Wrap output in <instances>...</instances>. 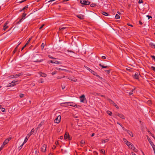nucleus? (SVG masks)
I'll return each mask as SVG.
<instances>
[{
    "label": "nucleus",
    "instance_id": "obj_1",
    "mask_svg": "<svg viewBox=\"0 0 155 155\" xmlns=\"http://www.w3.org/2000/svg\"><path fill=\"white\" fill-rule=\"evenodd\" d=\"M61 104H64V105H62V106L65 107H68V106H71L74 107H77V105L76 104L71 102L63 103H61Z\"/></svg>",
    "mask_w": 155,
    "mask_h": 155
},
{
    "label": "nucleus",
    "instance_id": "obj_2",
    "mask_svg": "<svg viewBox=\"0 0 155 155\" xmlns=\"http://www.w3.org/2000/svg\"><path fill=\"white\" fill-rule=\"evenodd\" d=\"M80 2L81 4L84 5H89L90 3L88 1L86 0H80Z\"/></svg>",
    "mask_w": 155,
    "mask_h": 155
},
{
    "label": "nucleus",
    "instance_id": "obj_3",
    "mask_svg": "<svg viewBox=\"0 0 155 155\" xmlns=\"http://www.w3.org/2000/svg\"><path fill=\"white\" fill-rule=\"evenodd\" d=\"M66 78L74 82H76L77 81V79L74 76H67L66 77Z\"/></svg>",
    "mask_w": 155,
    "mask_h": 155
},
{
    "label": "nucleus",
    "instance_id": "obj_4",
    "mask_svg": "<svg viewBox=\"0 0 155 155\" xmlns=\"http://www.w3.org/2000/svg\"><path fill=\"white\" fill-rule=\"evenodd\" d=\"M61 119V116L60 115L58 116L55 119L54 122L55 123L58 124L60 121Z\"/></svg>",
    "mask_w": 155,
    "mask_h": 155
},
{
    "label": "nucleus",
    "instance_id": "obj_5",
    "mask_svg": "<svg viewBox=\"0 0 155 155\" xmlns=\"http://www.w3.org/2000/svg\"><path fill=\"white\" fill-rule=\"evenodd\" d=\"M109 102L111 104H112L113 106H115L117 108L119 109V107L113 101L111 100L110 99H108Z\"/></svg>",
    "mask_w": 155,
    "mask_h": 155
},
{
    "label": "nucleus",
    "instance_id": "obj_6",
    "mask_svg": "<svg viewBox=\"0 0 155 155\" xmlns=\"http://www.w3.org/2000/svg\"><path fill=\"white\" fill-rule=\"evenodd\" d=\"M64 138L65 139H68L69 140L71 139V137L67 132L65 133L64 135Z\"/></svg>",
    "mask_w": 155,
    "mask_h": 155
},
{
    "label": "nucleus",
    "instance_id": "obj_7",
    "mask_svg": "<svg viewBox=\"0 0 155 155\" xmlns=\"http://www.w3.org/2000/svg\"><path fill=\"white\" fill-rule=\"evenodd\" d=\"M80 101L81 102L84 103L85 100V96L84 94L82 95L80 97Z\"/></svg>",
    "mask_w": 155,
    "mask_h": 155
},
{
    "label": "nucleus",
    "instance_id": "obj_8",
    "mask_svg": "<svg viewBox=\"0 0 155 155\" xmlns=\"http://www.w3.org/2000/svg\"><path fill=\"white\" fill-rule=\"evenodd\" d=\"M49 62L51 63H55L58 64H62V62H61L56 61H54L51 60Z\"/></svg>",
    "mask_w": 155,
    "mask_h": 155
},
{
    "label": "nucleus",
    "instance_id": "obj_9",
    "mask_svg": "<svg viewBox=\"0 0 155 155\" xmlns=\"http://www.w3.org/2000/svg\"><path fill=\"white\" fill-rule=\"evenodd\" d=\"M9 21H7L4 24V25L3 26V30H4V31H5L6 29L8 28V26H7V25Z\"/></svg>",
    "mask_w": 155,
    "mask_h": 155
},
{
    "label": "nucleus",
    "instance_id": "obj_10",
    "mask_svg": "<svg viewBox=\"0 0 155 155\" xmlns=\"http://www.w3.org/2000/svg\"><path fill=\"white\" fill-rule=\"evenodd\" d=\"M47 146L44 144L41 147V150L43 152H45L46 151Z\"/></svg>",
    "mask_w": 155,
    "mask_h": 155
},
{
    "label": "nucleus",
    "instance_id": "obj_11",
    "mask_svg": "<svg viewBox=\"0 0 155 155\" xmlns=\"http://www.w3.org/2000/svg\"><path fill=\"white\" fill-rule=\"evenodd\" d=\"M140 74L138 73H136L134 76V78L137 79H139Z\"/></svg>",
    "mask_w": 155,
    "mask_h": 155
},
{
    "label": "nucleus",
    "instance_id": "obj_12",
    "mask_svg": "<svg viewBox=\"0 0 155 155\" xmlns=\"http://www.w3.org/2000/svg\"><path fill=\"white\" fill-rule=\"evenodd\" d=\"M35 130L34 128H33L31 130V132L27 135V136L28 137V138H29V137L33 133Z\"/></svg>",
    "mask_w": 155,
    "mask_h": 155
},
{
    "label": "nucleus",
    "instance_id": "obj_13",
    "mask_svg": "<svg viewBox=\"0 0 155 155\" xmlns=\"http://www.w3.org/2000/svg\"><path fill=\"white\" fill-rule=\"evenodd\" d=\"M124 130L125 131H126L130 135V136L132 137H133V134L131 132L127 130H126L125 128L124 129Z\"/></svg>",
    "mask_w": 155,
    "mask_h": 155
},
{
    "label": "nucleus",
    "instance_id": "obj_14",
    "mask_svg": "<svg viewBox=\"0 0 155 155\" xmlns=\"http://www.w3.org/2000/svg\"><path fill=\"white\" fill-rule=\"evenodd\" d=\"M23 74V73H20L19 74H16L15 75L14 77L15 78H17Z\"/></svg>",
    "mask_w": 155,
    "mask_h": 155
},
{
    "label": "nucleus",
    "instance_id": "obj_15",
    "mask_svg": "<svg viewBox=\"0 0 155 155\" xmlns=\"http://www.w3.org/2000/svg\"><path fill=\"white\" fill-rule=\"evenodd\" d=\"M17 81H14V82L13 81H12L11 83L9 84V86L11 87V86H14L16 84H15V82H16Z\"/></svg>",
    "mask_w": 155,
    "mask_h": 155
},
{
    "label": "nucleus",
    "instance_id": "obj_16",
    "mask_svg": "<svg viewBox=\"0 0 155 155\" xmlns=\"http://www.w3.org/2000/svg\"><path fill=\"white\" fill-rule=\"evenodd\" d=\"M147 139L149 142L150 143L152 147H153V146L154 147L155 145L153 143V142L151 140H150L149 137H148V138H147Z\"/></svg>",
    "mask_w": 155,
    "mask_h": 155
},
{
    "label": "nucleus",
    "instance_id": "obj_17",
    "mask_svg": "<svg viewBox=\"0 0 155 155\" xmlns=\"http://www.w3.org/2000/svg\"><path fill=\"white\" fill-rule=\"evenodd\" d=\"M117 115L118 116L120 117L123 119H125L124 116V115L121 114H118Z\"/></svg>",
    "mask_w": 155,
    "mask_h": 155
},
{
    "label": "nucleus",
    "instance_id": "obj_18",
    "mask_svg": "<svg viewBox=\"0 0 155 155\" xmlns=\"http://www.w3.org/2000/svg\"><path fill=\"white\" fill-rule=\"evenodd\" d=\"M44 122V120L41 121V122L38 125V127H37V129L40 128L43 124Z\"/></svg>",
    "mask_w": 155,
    "mask_h": 155
},
{
    "label": "nucleus",
    "instance_id": "obj_19",
    "mask_svg": "<svg viewBox=\"0 0 155 155\" xmlns=\"http://www.w3.org/2000/svg\"><path fill=\"white\" fill-rule=\"evenodd\" d=\"M39 74L41 76L43 77H45L47 76L46 74L43 73L42 72H40Z\"/></svg>",
    "mask_w": 155,
    "mask_h": 155
},
{
    "label": "nucleus",
    "instance_id": "obj_20",
    "mask_svg": "<svg viewBox=\"0 0 155 155\" xmlns=\"http://www.w3.org/2000/svg\"><path fill=\"white\" fill-rule=\"evenodd\" d=\"M128 147L133 150H134V149H135V147H134V145L132 144L130 145Z\"/></svg>",
    "mask_w": 155,
    "mask_h": 155
},
{
    "label": "nucleus",
    "instance_id": "obj_21",
    "mask_svg": "<svg viewBox=\"0 0 155 155\" xmlns=\"http://www.w3.org/2000/svg\"><path fill=\"white\" fill-rule=\"evenodd\" d=\"M8 140H5L4 142L3 143V144H2L4 146L7 144L8 143Z\"/></svg>",
    "mask_w": 155,
    "mask_h": 155
},
{
    "label": "nucleus",
    "instance_id": "obj_22",
    "mask_svg": "<svg viewBox=\"0 0 155 155\" xmlns=\"http://www.w3.org/2000/svg\"><path fill=\"white\" fill-rule=\"evenodd\" d=\"M135 90V88H134L133 89H132V91H130V92H129V93L127 92V93H128L129 95L130 96V95H132L133 93V92H134V91Z\"/></svg>",
    "mask_w": 155,
    "mask_h": 155
},
{
    "label": "nucleus",
    "instance_id": "obj_23",
    "mask_svg": "<svg viewBox=\"0 0 155 155\" xmlns=\"http://www.w3.org/2000/svg\"><path fill=\"white\" fill-rule=\"evenodd\" d=\"M149 45L152 48H155V45L152 42L150 43Z\"/></svg>",
    "mask_w": 155,
    "mask_h": 155
},
{
    "label": "nucleus",
    "instance_id": "obj_24",
    "mask_svg": "<svg viewBox=\"0 0 155 155\" xmlns=\"http://www.w3.org/2000/svg\"><path fill=\"white\" fill-rule=\"evenodd\" d=\"M77 17L80 19H83L84 18V16L81 15H79L77 16Z\"/></svg>",
    "mask_w": 155,
    "mask_h": 155
},
{
    "label": "nucleus",
    "instance_id": "obj_25",
    "mask_svg": "<svg viewBox=\"0 0 155 155\" xmlns=\"http://www.w3.org/2000/svg\"><path fill=\"white\" fill-rule=\"evenodd\" d=\"M99 66H101L102 68H105L108 67L107 66H104L102 65L101 63L99 64Z\"/></svg>",
    "mask_w": 155,
    "mask_h": 155
},
{
    "label": "nucleus",
    "instance_id": "obj_26",
    "mask_svg": "<svg viewBox=\"0 0 155 155\" xmlns=\"http://www.w3.org/2000/svg\"><path fill=\"white\" fill-rule=\"evenodd\" d=\"M26 15V14L24 12L22 15V18H21L20 19H24L25 18V17Z\"/></svg>",
    "mask_w": 155,
    "mask_h": 155
},
{
    "label": "nucleus",
    "instance_id": "obj_27",
    "mask_svg": "<svg viewBox=\"0 0 155 155\" xmlns=\"http://www.w3.org/2000/svg\"><path fill=\"white\" fill-rule=\"evenodd\" d=\"M109 140L108 139H105V140H102V143H105L106 142L108 141Z\"/></svg>",
    "mask_w": 155,
    "mask_h": 155
},
{
    "label": "nucleus",
    "instance_id": "obj_28",
    "mask_svg": "<svg viewBox=\"0 0 155 155\" xmlns=\"http://www.w3.org/2000/svg\"><path fill=\"white\" fill-rule=\"evenodd\" d=\"M56 69L59 71L63 70V71H68V70H67L65 69H61V68H56Z\"/></svg>",
    "mask_w": 155,
    "mask_h": 155
},
{
    "label": "nucleus",
    "instance_id": "obj_29",
    "mask_svg": "<svg viewBox=\"0 0 155 155\" xmlns=\"http://www.w3.org/2000/svg\"><path fill=\"white\" fill-rule=\"evenodd\" d=\"M107 114H109V115L111 116L112 114V112L109 110H107Z\"/></svg>",
    "mask_w": 155,
    "mask_h": 155
},
{
    "label": "nucleus",
    "instance_id": "obj_30",
    "mask_svg": "<svg viewBox=\"0 0 155 155\" xmlns=\"http://www.w3.org/2000/svg\"><path fill=\"white\" fill-rule=\"evenodd\" d=\"M28 139V137L27 136L25 138L24 142L23 143H24V144L25 143H26Z\"/></svg>",
    "mask_w": 155,
    "mask_h": 155
},
{
    "label": "nucleus",
    "instance_id": "obj_31",
    "mask_svg": "<svg viewBox=\"0 0 155 155\" xmlns=\"http://www.w3.org/2000/svg\"><path fill=\"white\" fill-rule=\"evenodd\" d=\"M43 61V60L42 59H41V60H36V61H34V62H42V61Z\"/></svg>",
    "mask_w": 155,
    "mask_h": 155
},
{
    "label": "nucleus",
    "instance_id": "obj_32",
    "mask_svg": "<svg viewBox=\"0 0 155 155\" xmlns=\"http://www.w3.org/2000/svg\"><path fill=\"white\" fill-rule=\"evenodd\" d=\"M116 18L117 19H119L120 18V16L118 14H116L115 15Z\"/></svg>",
    "mask_w": 155,
    "mask_h": 155
},
{
    "label": "nucleus",
    "instance_id": "obj_33",
    "mask_svg": "<svg viewBox=\"0 0 155 155\" xmlns=\"http://www.w3.org/2000/svg\"><path fill=\"white\" fill-rule=\"evenodd\" d=\"M91 72L94 75H96V73L93 71L91 70Z\"/></svg>",
    "mask_w": 155,
    "mask_h": 155
},
{
    "label": "nucleus",
    "instance_id": "obj_34",
    "mask_svg": "<svg viewBox=\"0 0 155 155\" xmlns=\"http://www.w3.org/2000/svg\"><path fill=\"white\" fill-rule=\"evenodd\" d=\"M102 14L103 15H105V16H108V14L107 13H106L105 12H102Z\"/></svg>",
    "mask_w": 155,
    "mask_h": 155
},
{
    "label": "nucleus",
    "instance_id": "obj_35",
    "mask_svg": "<svg viewBox=\"0 0 155 155\" xmlns=\"http://www.w3.org/2000/svg\"><path fill=\"white\" fill-rule=\"evenodd\" d=\"M131 144L132 143H130V142H128V141H127L126 143V144L128 147L130 145H131Z\"/></svg>",
    "mask_w": 155,
    "mask_h": 155
},
{
    "label": "nucleus",
    "instance_id": "obj_36",
    "mask_svg": "<svg viewBox=\"0 0 155 155\" xmlns=\"http://www.w3.org/2000/svg\"><path fill=\"white\" fill-rule=\"evenodd\" d=\"M31 38H30L29 39H28V41H27V42L26 43V44H25V45H28L29 43L30 42V41L31 40Z\"/></svg>",
    "mask_w": 155,
    "mask_h": 155
},
{
    "label": "nucleus",
    "instance_id": "obj_37",
    "mask_svg": "<svg viewBox=\"0 0 155 155\" xmlns=\"http://www.w3.org/2000/svg\"><path fill=\"white\" fill-rule=\"evenodd\" d=\"M28 8V5L25 6L24 7L22 8V10L21 11H22L23 10H24L25 9H26Z\"/></svg>",
    "mask_w": 155,
    "mask_h": 155
},
{
    "label": "nucleus",
    "instance_id": "obj_38",
    "mask_svg": "<svg viewBox=\"0 0 155 155\" xmlns=\"http://www.w3.org/2000/svg\"><path fill=\"white\" fill-rule=\"evenodd\" d=\"M100 152L101 153H102L103 154L105 153V150L104 149H101L100 150Z\"/></svg>",
    "mask_w": 155,
    "mask_h": 155
},
{
    "label": "nucleus",
    "instance_id": "obj_39",
    "mask_svg": "<svg viewBox=\"0 0 155 155\" xmlns=\"http://www.w3.org/2000/svg\"><path fill=\"white\" fill-rule=\"evenodd\" d=\"M24 144V143H23L20 147H18V149L20 150L22 148L23 145Z\"/></svg>",
    "mask_w": 155,
    "mask_h": 155
},
{
    "label": "nucleus",
    "instance_id": "obj_40",
    "mask_svg": "<svg viewBox=\"0 0 155 155\" xmlns=\"http://www.w3.org/2000/svg\"><path fill=\"white\" fill-rule=\"evenodd\" d=\"M19 97L21 98H22L24 97V94H20Z\"/></svg>",
    "mask_w": 155,
    "mask_h": 155
},
{
    "label": "nucleus",
    "instance_id": "obj_41",
    "mask_svg": "<svg viewBox=\"0 0 155 155\" xmlns=\"http://www.w3.org/2000/svg\"><path fill=\"white\" fill-rule=\"evenodd\" d=\"M41 48H42V49H43L44 47H45V44L44 43H43L41 45Z\"/></svg>",
    "mask_w": 155,
    "mask_h": 155
},
{
    "label": "nucleus",
    "instance_id": "obj_42",
    "mask_svg": "<svg viewBox=\"0 0 155 155\" xmlns=\"http://www.w3.org/2000/svg\"><path fill=\"white\" fill-rule=\"evenodd\" d=\"M17 48H15V49H14V51H13V54H15V52H16L17 51Z\"/></svg>",
    "mask_w": 155,
    "mask_h": 155
},
{
    "label": "nucleus",
    "instance_id": "obj_43",
    "mask_svg": "<svg viewBox=\"0 0 155 155\" xmlns=\"http://www.w3.org/2000/svg\"><path fill=\"white\" fill-rule=\"evenodd\" d=\"M48 56L49 58H50L52 59H56L55 58H54V57H53L51 56V55H48Z\"/></svg>",
    "mask_w": 155,
    "mask_h": 155
},
{
    "label": "nucleus",
    "instance_id": "obj_44",
    "mask_svg": "<svg viewBox=\"0 0 155 155\" xmlns=\"http://www.w3.org/2000/svg\"><path fill=\"white\" fill-rule=\"evenodd\" d=\"M146 17L148 18V19H149L150 18H152V17L151 16L147 15L146 16Z\"/></svg>",
    "mask_w": 155,
    "mask_h": 155
},
{
    "label": "nucleus",
    "instance_id": "obj_45",
    "mask_svg": "<svg viewBox=\"0 0 155 155\" xmlns=\"http://www.w3.org/2000/svg\"><path fill=\"white\" fill-rule=\"evenodd\" d=\"M65 28H66L65 27H63V28H59V30L60 31H61V30H63L65 29Z\"/></svg>",
    "mask_w": 155,
    "mask_h": 155
},
{
    "label": "nucleus",
    "instance_id": "obj_46",
    "mask_svg": "<svg viewBox=\"0 0 155 155\" xmlns=\"http://www.w3.org/2000/svg\"><path fill=\"white\" fill-rule=\"evenodd\" d=\"M84 67L86 68L87 69V70H89V71H90V70H91V69H90V68H89L88 67H87V66H84Z\"/></svg>",
    "mask_w": 155,
    "mask_h": 155
},
{
    "label": "nucleus",
    "instance_id": "obj_47",
    "mask_svg": "<svg viewBox=\"0 0 155 155\" xmlns=\"http://www.w3.org/2000/svg\"><path fill=\"white\" fill-rule=\"evenodd\" d=\"M96 5V4H94V3H92L91 5L90 6L91 7H94Z\"/></svg>",
    "mask_w": 155,
    "mask_h": 155
},
{
    "label": "nucleus",
    "instance_id": "obj_48",
    "mask_svg": "<svg viewBox=\"0 0 155 155\" xmlns=\"http://www.w3.org/2000/svg\"><path fill=\"white\" fill-rule=\"evenodd\" d=\"M117 124H119V125H120L122 127V128H123V129L124 130V127H123V126L121 125V124L120 123H119L118 122H117Z\"/></svg>",
    "mask_w": 155,
    "mask_h": 155
},
{
    "label": "nucleus",
    "instance_id": "obj_49",
    "mask_svg": "<svg viewBox=\"0 0 155 155\" xmlns=\"http://www.w3.org/2000/svg\"><path fill=\"white\" fill-rule=\"evenodd\" d=\"M57 71H54L51 74L52 75H54V74H56L57 73Z\"/></svg>",
    "mask_w": 155,
    "mask_h": 155
},
{
    "label": "nucleus",
    "instance_id": "obj_50",
    "mask_svg": "<svg viewBox=\"0 0 155 155\" xmlns=\"http://www.w3.org/2000/svg\"><path fill=\"white\" fill-rule=\"evenodd\" d=\"M4 146L3 145H2L1 146V147H0V151H1V150H2L3 148H4Z\"/></svg>",
    "mask_w": 155,
    "mask_h": 155
},
{
    "label": "nucleus",
    "instance_id": "obj_51",
    "mask_svg": "<svg viewBox=\"0 0 155 155\" xmlns=\"http://www.w3.org/2000/svg\"><path fill=\"white\" fill-rule=\"evenodd\" d=\"M143 2L142 0H139L138 3L140 4L143 3Z\"/></svg>",
    "mask_w": 155,
    "mask_h": 155
},
{
    "label": "nucleus",
    "instance_id": "obj_52",
    "mask_svg": "<svg viewBox=\"0 0 155 155\" xmlns=\"http://www.w3.org/2000/svg\"><path fill=\"white\" fill-rule=\"evenodd\" d=\"M81 144H84L85 143V141L83 140H82L81 141Z\"/></svg>",
    "mask_w": 155,
    "mask_h": 155
},
{
    "label": "nucleus",
    "instance_id": "obj_53",
    "mask_svg": "<svg viewBox=\"0 0 155 155\" xmlns=\"http://www.w3.org/2000/svg\"><path fill=\"white\" fill-rule=\"evenodd\" d=\"M105 71L108 74H109L110 73V71L108 70H105Z\"/></svg>",
    "mask_w": 155,
    "mask_h": 155
},
{
    "label": "nucleus",
    "instance_id": "obj_54",
    "mask_svg": "<svg viewBox=\"0 0 155 155\" xmlns=\"http://www.w3.org/2000/svg\"><path fill=\"white\" fill-rule=\"evenodd\" d=\"M5 111V108H2V112H4Z\"/></svg>",
    "mask_w": 155,
    "mask_h": 155
},
{
    "label": "nucleus",
    "instance_id": "obj_55",
    "mask_svg": "<svg viewBox=\"0 0 155 155\" xmlns=\"http://www.w3.org/2000/svg\"><path fill=\"white\" fill-rule=\"evenodd\" d=\"M9 77L10 78H15L14 76V75H11L9 76Z\"/></svg>",
    "mask_w": 155,
    "mask_h": 155
},
{
    "label": "nucleus",
    "instance_id": "obj_56",
    "mask_svg": "<svg viewBox=\"0 0 155 155\" xmlns=\"http://www.w3.org/2000/svg\"><path fill=\"white\" fill-rule=\"evenodd\" d=\"M151 68L155 72V67H154L153 66L151 67Z\"/></svg>",
    "mask_w": 155,
    "mask_h": 155
},
{
    "label": "nucleus",
    "instance_id": "obj_57",
    "mask_svg": "<svg viewBox=\"0 0 155 155\" xmlns=\"http://www.w3.org/2000/svg\"><path fill=\"white\" fill-rule=\"evenodd\" d=\"M21 20H19L16 23L17 24H19L21 22Z\"/></svg>",
    "mask_w": 155,
    "mask_h": 155
},
{
    "label": "nucleus",
    "instance_id": "obj_58",
    "mask_svg": "<svg viewBox=\"0 0 155 155\" xmlns=\"http://www.w3.org/2000/svg\"><path fill=\"white\" fill-rule=\"evenodd\" d=\"M45 26L44 24L42 25L40 28L39 29H41L44 26Z\"/></svg>",
    "mask_w": 155,
    "mask_h": 155
},
{
    "label": "nucleus",
    "instance_id": "obj_59",
    "mask_svg": "<svg viewBox=\"0 0 155 155\" xmlns=\"http://www.w3.org/2000/svg\"><path fill=\"white\" fill-rule=\"evenodd\" d=\"M151 57L152 58L155 60V56L154 55H151Z\"/></svg>",
    "mask_w": 155,
    "mask_h": 155
},
{
    "label": "nucleus",
    "instance_id": "obj_60",
    "mask_svg": "<svg viewBox=\"0 0 155 155\" xmlns=\"http://www.w3.org/2000/svg\"><path fill=\"white\" fill-rule=\"evenodd\" d=\"M139 24L140 25H142L143 23L140 20L139 21Z\"/></svg>",
    "mask_w": 155,
    "mask_h": 155
},
{
    "label": "nucleus",
    "instance_id": "obj_61",
    "mask_svg": "<svg viewBox=\"0 0 155 155\" xmlns=\"http://www.w3.org/2000/svg\"><path fill=\"white\" fill-rule=\"evenodd\" d=\"M101 58L102 59H105L106 58L105 56H102Z\"/></svg>",
    "mask_w": 155,
    "mask_h": 155
},
{
    "label": "nucleus",
    "instance_id": "obj_62",
    "mask_svg": "<svg viewBox=\"0 0 155 155\" xmlns=\"http://www.w3.org/2000/svg\"><path fill=\"white\" fill-rule=\"evenodd\" d=\"M152 148L153 149L154 152V154H155V146L154 147H153V146Z\"/></svg>",
    "mask_w": 155,
    "mask_h": 155
},
{
    "label": "nucleus",
    "instance_id": "obj_63",
    "mask_svg": "<svg viewBox=\"0 0 155 155\" xmlns=\"http://www.w3.org/2000/svg\"><path fill=\"white\" fill-rule=\"evenodd\" d=\"M26 45H25L23 47L21 48V50H22L24 48H25L26 46Z\"/></svg>",
    "mask_w": 155,
    "mask_h": 155
},
{
    "label": "nucleus",
    "instance_id": "obj_64",
    "mask_svg": "<svg viewBox=\"0 0 155 155\" xmlns=\"http://www.w3.org/2000/svg\"><path fill=\"white\" fill-rule=\"evenodd\" d=\"M56 148V146H53V147H52V149H55Z\"/></svg>",
    "mask_w": 155,
    "mask_h": 155
}]
</instances>
